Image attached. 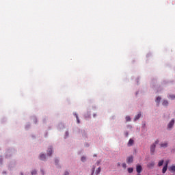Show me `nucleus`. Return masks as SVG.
I'll return each instance as SVG.
<instances>
[{
    "label": "nucleus",
    "instance_id": "f257e3e1",
    "mask_svg": "<svg viewBox=\"0 0 175 175\" xmlns=\"http://www.w3.org/2000/svg\"><path fill=\"white\" fill-rule=\"evenodd\" d=\"M136 170L137 173H138V174H140V173H142V171L143 170V167H142V165H138L136 167Z\"/></svg>",
    "mask_w": 175,
    "mask_h": 175
},
{
    "label": "nucleus",
    "instance_id": "f03ea898",
    "mask_svg": "<svg viewBox=\"0 0 175 175\" xmlns=\"http://www.w3.org/2000/svg\"><path fill=\"white\" fill-rule=\"evenodd\" d=\"M53 154V146H50L48 148V151H47V155H49V157H51V154Z\"/></svg>",
    "mask_w": 175,
    "mask_h": 175
},
{
    "label": "nucleus",
    "instance_id": "7ed1b4c3",
    "mask_svg": "<svg viewBox=\"0 0 175 175\" xmlns=\"http://www.w3.org/2000/svg\"><path fill=\"white\" fill-rule=\"evenodd\" d=\"M155 147H157L155 144H152L150 146V152H152V154H154V152H155Z\"/></svg>",
    "mask_w": 175,
    "mask_h": 175
},
{
    "label": "nucleus",
    "instance_id": "20e7f679",
    "mask_svg": "<svg viewBox=\"0 0 175 175\" xmlns=\"http://www.w3.org/2000/svg\"><path fill=\"white\" fill-rule=\"evenodd\" d=\"M126 162L127 163H132V162H133V156L129 157L126 159Z\"/></svg>",
    "mask_w": 175,
    "mask_h": 175
},
{
    "label": "nucleus",
    "instance_id": "39448f33",
    "mask_svg": "<svg viewBox=\"0 0 175 175\" xmlns=\"http://www.w3.org/2000/svg\"><path fill=\"white\" fill-rule=\"evenodd\" d=\"M173 125H174V119H172L170 122L168 124V128L170 129L173 128Z\"/></svg>",
    "mask_w": 175,
    "mask_h": 175
},
{
    "label": "nucleus",
    "instance_id": "423d86ee",
    "mask_svg": "<svg viewBox=\"0 0 175 175\" xmlns=\"http://www.w3.org/2000/svg\"><path fill=\"white\" fill-rule=\"evenodd\" d=\"M168 169L172 173H175V165H171Z\"/></svg>",
    "mask_w": 175,
    "mask_h": 175
},
{
    "label": "nucleus",
    "instance_id": "0eeeda50",
    "mask_svg": "<svg viewBox=\"0 0 175 175\" xmlns=\"http://www.w3.org/2000/svg\"><path fill=\"white\" fill-rule=\"evenodd\" d=\"M40 159L41 161H46V154H40Z\"/></svg>",
    "mask_w": 175,
    "mask_h": 175
},
{
    "label": "nucleus",
    "instance_id": "6e6552de",
    "mask_svg": "<svg viewBox=\"0 0 175 175\" xmlns=\"http://www.w3.org/2000/svg\"><path fill=\"white\" fill-rule=\"evenodd\" d=\"M154 166H155V163L152 161L148 163V167H154Z\"/></svg>",
    "mask_w": 175,
    "mask_h": 175
},
{
    "label": "nucleus",
    "instance_id": "1a4fd4ad",
    "mask_svg": "<svg viewBox=\"0 0 175 175\" xmlns=\"http://www.w3.org/2000/svg\"><path fill=\"white\" fill-rule=\"evenodd\" d=\"M141 117H142V113H138V114L135 117L134 120H135V121H137V120H139V118H140Z\"/></svg>",
    "mask_w": 175,
    "mask_h": 175
},
{
    "label": "nucleus",
    "instance_id": "9d476101",
    "mask_svg": "<svg viewBox=\"0 0 175 175\" xmlns=\"http://www.w3.org/2000/svg\"><path fill=\"white\" fill-rule=\"evenodd\" d=\"M133 143H134L133 139H130L129 141V143H128L129 147H131V146H132L133 144Z\"/></svg>",
    "mask_w": 175,
    "mask_h": 175
},
{
    "label": "nucleus",
    "instance_id": "9b49d317",
    "mask_svg": "<svg viewBox=\"0 0 175 175\" xmlns=\"http://www.w3.org/2000/svg\"><path fill=\"white\" fill-rule=\"evenodd\" d=\"M160 146L161 148H166V147H167V142H165V143H163V144H161Z\"/></svg>",
    "mask_w": 175,
    "mask_h": 175
},
{
    "label": "nucleus",
    "instance_id": "f8f14e48",
    "mask_svg": "<svg viewBox=\"0 0 175 175\" xmlns=\"http://www.w3.org/2000/svg\"><path fill=\"white\" fill-rule=\"evenodd\" d=\"M167 170V165H164V167H163V170H162V173H163V174L166 173Z\"/></svg>",
    "mask_w": 175,
    "mask_h": 175
},
{
    "label": "nucleus",
    "instance_id": "ddd939ff",
    "mask_svg": "<svg viewBox=\"0 0 175 175\" xmlns=\"http://www.w3.org/2000/svg\"><path fill=\"white\" fill-rule=\"evenodd\" d=\"M167 105H169V102H167V100H164L163 102V105L167 106Z\"/></svg>",
    "mask_w": 175,
    "mask_h": 175
},
{
    "label": "nucleus",
    "instance_id": "4468645a",
    "mask_svg": "<svg viewBox=\"0 0 175 175\" xmlns=\"http://www.w3.org/2000/svg\"><path fill=\"white\" fill-rule=\"evenodd\" d=\"M75 116L77 118V124H80V120H79V116H77V113H75Z\"/></svg>",
    "mask_w": 175,
    "mask_h": 175
},
{
    "label": "nucleus",
    "instance_id": "2eb2a0df",
    "mask_svg": "<svg viewBox=\"0 0 175 175\" xmlns=\"http://www.w3.org/2000/svg\"><path fill=\"white\" fill-rule=\"evenodd\" d=\"M169 98H170V99H172V100H174L175 95L174 94H171V95L169 96Z\"/></svg>",
    "mask_w": 175,
    "mask_h": 175
},
{
    "label": "nucleus",
    "instance_id": "dca6fc26",
    "mask_svg": "<svg viewBox=\"0 0 175 175\" xmlns=\"http://www.w3.org/2000/svg\"><path fill=\"white\" fill-rule=\"evenodd\" d=\"M128 172L129 173H133V167L128 168Z\"/></svg>",
    "mask_w": 175,
    "mask_h": 175
},
{
    "label": "nucleus",
    "instance_id": "f3484780",
    "mask_svg": "<svg viewBox=\"0 0 175 175\" xmlns=\"http://www.w3.org/2000/svg\"><path fill=\"white\" fill-rule=\"evenodd\" d=\"M163 162H164V161L163 160H161V161H160L159 162V163H158V166H162V165H163Z\"/></svg>",
    "mask_w": 175,
    "mask_h": 175
},
{
    "label": "nucleus",
    "instance_id": "a211bd4d",
    "mask_svg": "<svg viewBox=\"0 0 175 175\" xmlns=\"http://www.w3.org/2000/svg\"><path fill=\"white\" fill-rule=\"evenodd\" d=\"M161 97H159V96L157 97V98H156V103H159V102H161Z\"/></svg>",
    "mask_w": 175,
    "mask_h": 175
},
{
    "label": "nucleus",
    "instance_id": "6ab92c4d",
    "mask_svg": "<svg viewBox=\"0 0 175 175\" xmlns=\"http://www.w3.org/2000/svg\"><path fill=\"white\" fill-rule=\"evenodd\" d=\"M100 170H101V169H100V167H99L97 169V170H96V174H99L100 173Z\"/></svg>",
    "mask_w": 175,
    "mask_h": 175
},
{
    "label": "nucleus",
    "instance_id": "aec40b11",
    "mask_svg": "<svg viewBox=\"0 0 175 175\" xmlns=\"http://www.w3.org/2000/svg\"><path fill=\"white\" fill-rule=\"evenodd\" d=\"M126 121H127V122L131 121V117L130 116H126Z\"/></svg>",
    "mask_w": 175,
    "mask_h": 175
},
{
    "label": "nucleus",
    "instance_id": "412c9836",
    "mask_svg": "<svg viewBox=\"0 0 175 175\" xmlns=\"http://www.w3.org/2000/svg\"><path fill=\"white\" fill-rule=\"evenodd\" d=\"M122 167H124V169H126V163H122Z\"/></svg>",
    "mask_w": 175,
    "mask_h": 175
},
{
    "label": "nucleus",
    "instance_id": "4be33fe9",
    "mask_svg": "<svg viewBox=\"0 0 175 175\" xmlns=\"http://www.w3.org/2000/svg\"><path fill=\"white\" fill-rule=\"evenodd\" d=\"M155 146H157V144H159V140L157 139L154 142Z\"/></svg>",
    "mask_w": 175,
    "mask_h": 175
},
{
    "label": "nucleus",
    "instance_id": "5701e85b",
    "mask_svg": "<svg viewBox=\"0 0 175 175\" xmlns=\"http://www.w3.org/2000/svg\"><path fill=\"white\" fill-rule=\"evenodd\" d=\"M81 161H82V162H85V157H81Z\"/></svg>",
    "mask_w": 175,
    "mask_h": 175
},
{
    "label": "nucleus",
    "instance_id": "b1692460",
    "mask_svg": "<svg viewBox=\"0 0 175 175\" xmlns=\"http://www.w3.org/2000/svg\"><path fill=\"white\" fill-rule=\"evenodd\" d=\"M169 162H170L169 160H167V161L165 162V166H167V165H169Z\"/></svg>",
    "mask_w": 175,
    "mask_h": 175
},
{
    "label": "nucleus",
    "instance_id": "393cba45",
    "mask_svg": "<svg viewBox=\"0 0 175 175\" xmlns=\"http://www.w3.org/2000/svg\"><path fill=\"white\" fill-rule=\"evenodd\" d=\"M31 174H32V175H36V171H35V170H34V171H32V172H31Z\"/></svg>",
    "mask_w": 175,
    "mask_h": 175
},
{
    "label": "nucleus",
    "instance_id": "a878e982",
    "mask_svg": "<svg viewBox=\"0 0 175 175\" xmlns=\"http://www.w3.org/2000/svg\"><path fill=\"white\" fill-rule=\"evenodd\" d=\"M64 175H69V172H65Z\"/></svg>",
    "mask_w": 175,
    "mask_h": 175
},
{
    "label": "nucleus",
    "instance_id": "bb28decb",
    "mask_svg": "<svg viewBox=\"0 0 175 175\" xmlns=\"http://www.w3.org/2000/svg\"><path fill=\"white\" fill-rule=\"evenodd\" d=\"M41 173L42 174L44 175V171H43V170H41Z\"/></svg>",
    "mask_w": 175,
    "mask_h": 175
},
{
    "label": "nucleus",
    "instance_id": "cd10ccee",
    "mask_svg": "<svg viewBox=\"0 0 175 175\" xmlns=\"http://www.w3.org/2000/svg\"><path fill=\"white\" fill-rule=\"evenodd\" d=\"M55 163H58V160H55Z\"/></svg>",
    "mask_w": 175,
    "mask_h": 175
},
{
    "label": "nucleus",
    "instance_id": "c85d7f7f",
    "mask_svg": "<svg viewBox=\"0 0 175 175\" xmlns=\"http://www.w3.org/2000/svg\"><path fill=\"white\" fill-rule=\"evenodd\" d=\"M118 166H120V163H118Z\"/></svg>",
    "mask_w": 175,
    "mask_h": 175
}]
</instances>
